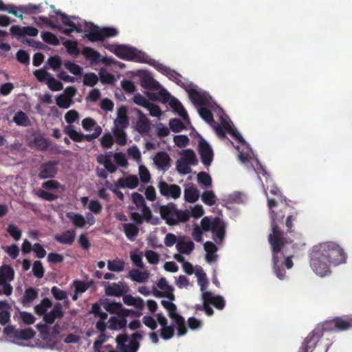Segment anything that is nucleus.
<instances>
[{
    "mask_svg": "<svg viewBox=\"0 0 352 352\" xmlns=\"http://www.w3.org/2000/svg\"><path fill=\"white\" fill-rule=\"evenodd\" d=\"M309 258V265L313 272L318 276L324 277L331 273L332 265L345 263L346 256L340 245L329 241L314 245Z\"/></svg>",
    "mask_w": 352,
    "mask_h": 352,
    "instance_id": "nucleus-1",
    "label": "nucleus"
},
{
    "mask_svg": "<svg viewBox=\"0 0 352 352\" xmlns=\"http://www.w3.org/2000/svg\"><path fill=\"white\" fill-rule=\"evenodd\" d=\"M56 13L61 16L63 24L67 27L63 30L65 34H69L74 31L77 32H84L85 36L91 41L103 40L105 38L113 37L118 34V31L115 28H100L78 18L67 17L65 14L60 12H56Z\"/></svg>",
    "mask_w": 352,
    "mask_h": 352,
    "instance_id": "nucleus-2",
    "label": "nucleus"
},
{
    "mask_svg": "<svg viewBox=\"0 0 352 352\" xmlns=\"http://www.w3.org/2000/svg\"><path fill=\"white\" fill-rule=\"evenodd\" d=\"M268 207L270 210L271 219H272V233L269 235V241L272 248L273 252V262L274 268L276 276L282 280L285 278V271L280 269L283 262L280 260L283 258V254L280 252L283 250L285 244L284 239L282 236L281 232L277 226V223L281 221L283 219L284 214H281L278 217H275L274 210H272L273 206L276 205L273 199H267Z\"/></svg>",
    "mask_w": 352,
    "mask_h": 352,
    "instance_id": "nucleus-3",
    "label": "nucleus"
},
{
    "mask_svg": "<svg viewBox=\"0 0 352 352\" xmlns=\"http://www.w3.org/2000/svg\"><path fill=\"white\" fill-rule=\"evenodd\" d=\"M219 114L223 127L228 131V133L241 142L240 146H236V148L239 153V159L240 161L247 166L248 165V163H250L257 173H261L263 175H267V172L261 165L258 160L254 157V154L252 153L250 146L245 142L242 136L233 126L229 118L224 114L221 109H219Z\"/></svg>",
    "mask_w": 352,
    "mask_h": 352,
    "instance_id": "nucleus-4",
    "label": "nucleus"
},
{
    "mask_svg": "<svg viewBox=\"0 0 352 352\" xmlns=\"http://www.w3.org/2000/svg\"><path fill=\"white\" fill-rule=\"evenodd\" d=\"M211 231L218 239L223 240L225 235V223L220 219H212L208 217H204L201 221V227L195 226L192 230V236L197 241H202V231Z\"/></svg>",
    "mask_w": 352,
    "mask_h": 352,
    "instance_id": "nucleus-5",
    "label": "nucleus"
},
{
    "mask_svg": "<svg viewBox=\"0 0 352 352\" xmlns=\"http://www.w3.org/2000/svg\"><path fill=\"white\" fill-rule=\"evenodd\" d=\"M52 307V302L47 299H43L38 305L35 306L34 310L38 315H43V320L47 323H53L56 319L60 318L63 315L62 306L60 303L56 304L50 312Z\"/></svg>",
    "mask_w": 352,
    "mask_h": 352,
    "instance_id": "nucleus-6",
    "label": "nucleus"
},
{
    "mask_svg": "<svg viewBox=\"0 0 352 352\" xmlns=\"http://www.w3.org/2000/svg\"><path fill=\"white\" fill-rule=\"evenodd\" d=\"M157 211L169 225H175L188 219L187 212L179 211L173 206H162L157 209Z\"/></svg>",
    "mask_w": 352,
    "mask_h": 352,
    "instance_id": "nucleus-7",
    "label": "nucleus"
},
{
    "mask_svg": "<svg viewBox=\"0 0 352 352\" xmlns=\"http://www.w3.org/2000/svg\"><path fill=\"white\" fill-rule=\"evenodd\" d=\"M112 51L114 54L123 59L133 60L140 62H148V56L142 52L127 45H113Z\"/></svg>",
    "mask_w": 352,
    "mask_h": 352,
    "instance_id": "nucleus-8",
    "label": "nucleus"
},
{
    "mask_svg": "<svg viewBox=\"0 0 352 352\" xmlns=\"http://www.w3.org/2000/svg\"><path fill=\"white\" fill-rule=\"evenodd\" d=\"M159 99L163 103H168L173 111L177 113L187 123H190V119L187 111L182 103L175 97L172 96L166 89H160Z\"/></svg>",
    "mask_w": 352,
    "mask_h": 352,
    "instance_id": "nucleus-9",
    "label": "nucleus"
},
{
    "mask_svg": "<svg viewBox=\"0 0 352 352\" xmlns=\"http://www.w3.org/2000/svg\"><path fill=\"white\" fill-rule=\"evenodd\" d=\"M173 300H162V305L168 311V316L172 320L173 324L177 330V335L183 336L186 333V328L185 325L184 319L176 312V305L172 302Z\"/></svg>",
    "mask_w": 352,
    "mask_h": 352,
    "instance_id": "nucleus-10",
    "label": "nucleus"
},
{
    "mask_svg": "<svg viewBox=\"0 0 352 352\" xmlns=\"http://www.w3.org/2000/svg\"><path fill=\"white\" fill-rule=\"evenodd\" d=\"M189 98L191 102L198 108L201 106H208L210 104V97L203 90L194 85H188L185 87Z\"/></svg>",
    "mask_w": 352,
    "mask_h": 352,
    "instance_id": "nucleus-11",
    "label": "nucleus"
},
{
    "mask_svg": "<svg viewBox=\"0 0 352 352\" xmlns=\"http://www.w3.org/2000/svg\"><path fill=\"white\" fill-rule=\"evenodd\" d=\"M14 278L13 270L8 265L0 267V295L3 294L10 296L12 292V287L8 283Z\"/></svg>",
    "mask_w": 352,
    "mask_h": 352,
    "instance_id": "nucleus-12",
    "label": "nucleus"
},
{
    "mask_svg": "<svg viewBox=\"0 0 352 352\" xmlns=\"http://www.w3.org/2000/svg\"><path fill=\"white\" fill-rule=\"evenodd\" d=\"M201 296L204 311L208 316H211L213 312L212 309L209 307L210 305H212L219 309H223L225 306V300L220 296H214L211 292H204Z\"/></svg>",
    "mask_w": 352,
    "mask_h": 352,
    "instance_id": "nucleus-13",
    "label": "nucleus"
},
{
    "mask_svg": "<svg viewBox=\"0 0 352 352\" xmlns=\"http://www.w3.org/2000/svg\"><path fill=\"white\" fill-rule=\"evenodd\" d=\"M158 188L160 194L167 198L177 199L181 196V188L176 184H169L161 181L158 184Z\"/></svg>",
    "mask_w": 352,
    "mask_h": 352,
    "instance_id": "nucleus-14",
    "label": "nucleus"
},
{
    "mask_svg": "<svg viewBox=\"0 0 352 352\" xmlns=\"http://www.w3.org/2000/svg\"><path fill=\"white\" fill-rule=\"evenodd\" d=\"M117 347L121 352H136L138 344L134 339H129L125 335H120L116 338Z\"/></svg>",
    "mask_w": 352,
    "mask_h": 352,
    "instance_id": "nucleus-15",
    "label": "nucleus"
},
{
    "mask_svg": "<svg viewBox=\"0 0 352 352\" xmlns=\"http://www.w3.org/2000/svg\"><path fill=\"white\" fill-rule=\"evenodd\" d=\"M82 126L87 131L94 130L92 134L86 135V139L89 141L99 137L102 131V128L91 118H87L82 120Z\"/></svg>",
    "mask_w": 352,
    "mask_h": 352,
    "instance_id": "nucleus-16",
    "label": "nucleus"
},
{
    "mask_svg": "<svg viewBox=\"0 0 352 352\" xmlns=\"http://www.w3.org/2000/svg\"><path fill=\"white\" fill-rule=\"evenodd\" d=\"M158 324L160 325V336L164 340L170 339L174 334L173 328L168 325L167 319L161 314L156 316Z\"/></svg>",
    "mask_w": 352,
    "mask_h": 352,
    "instance_id": "nucleus-17",
    "label": "nucleus"
},
{
    "mask_svg": "<svg viewBox=\"0 0 352 352\" xmlns=\"http://www.w3.org/2000/svg\"><path fill=\"white\" fill-rule=\"evenodd\" d=\"M199 152L202 162L206 166L210 165L212 160L213 153L209 144L204 140L199 141Z\"/></svg>",
    "mask_w": 352,
    "mask_h": 352,
    "instance_id": "nucleus-18",
    "label": "nucleus"
},
{
    "mask_svg": "<svg viewBox=\"0 0 352 352\" xmlns=\"http://www.w3.org/2000/svg\"><path fill=\"white\" fill-rule=\"evenodd\" d=\"M101 304L94 303L91 307V313L99 318V320L96 322V327L100 331H104L106 329V320L107 314L101 311Z\"/></svg>",
    "mask_w": 352,
    "mask_h": 352,
    "instance_id": "nucleus-19",
    "label": "nucleus"
},
{
    "mask_svg": "<svg viewBox=\"0 0 352 352\" xmlns=\"http://www.w3.org/2000/svg\"><path fill=\"white\" fill-rule=\"evenodd\" d=\"M126 292V286L122 282L108 284L104 287L105 294L110 296H120Z\"/></svg>",
    "mask_w": 352,
    "mask_h": 352,
    "instance_id": "nucleus-20",
    "label": "nucleus"
},
{
    "mask_svg": "<svg viewBox=\"0 0 352 352\" xmlns=\"http://www.w3.org/2000/svg\"><path fill=\"white\" fill-rule=\"evenodd\" d=\"M41 338L44 342L43 344L38 345L41 348H49L51 349H58L57 344L59 342L58 338L53 336L50 333L44 329L41 331Z\"/></svg>",
    "mask_w": 352,
    "mask_h": 352,
    "instance_id": "nucleus-21",
    "label": "nucleus"
},
{
    "mask_svg": "<svg viewBox=\"0 0 352 352\" xmlns=\"http://www.w3.org/2000/svg\"><path fill=\"white\" fill-rule=\"evenodd\" d=\"M319 333L315 331L309 333L305 339L299 352H312L319 340Z\"/></svg>",
    "mask_w": 352,
    "mask_h": 352,
    "instance_id": "nucleus-22",
    "label": "nucleus"
},
{
    "mask_svg": "<svg viewBox=\"0 0 352 352\" xmlns=\"http://www.w3.org/2000/svg\"><path fill=\"white\" fill-rule=\"evenodd\" d=\"M170 158L166 152H158L153 157V162L157 169L165 171L169 168Z\"/></svg>",
    "mask_w": 352,
    "mask_h": 352,
    "instance_id": "nucleus-23",
    "label": "nucleus"
},
{
    "mask_svg": "<svg viewBox=\"0 0 352 352\" xmlns=\"http://www.w3.org/2000/svg\"><path fill=\"white\" fill-rule=\"evenodd\" d=\"M127 109L124 106H121L117 109V117L114 120V127L126 128L129 125V118L127 116Z\"/></svg>",
    "mask_w": 352,
    "mask_h": 352,
    "instance_id": "nucleus-24",
    "label": "nucleus"
},
{
    "mask_svg": "<svg viewBox=\"0 0 352 352\" xmlns=\"http://www.w3.org/2000/svg\"><path fill=\"white\" fill-rule=\"evenodd\" d=\"M326 326H329L331 330L344 331L352 327V318L350 320L346 318H336L327 322Z\"/></svg>",
    "mask_w": 352,
    "mask_h": 352,
    "instance_id": "nucleus-25",
    "label": "nucleus"
},
{
    "mask_svg": "<svg viewBox=\"0 0 352 352\" xmlns=\"http://www.w3.org/2000/svg\"><path fill=\"white\" fill-rule=\"evenodd\" d=\"M139 185V179L135 175H130L120 178L116 182V186L122 188L134 189Z\"/></svg>",
    "mask_w": 352,
    "mask_h": 352,
    "instance_id": "nucleus-26",
    "label": "nucleus"
},
{
    "mask_svg": "<svg viewBox=\"0 0 352 352\" xmlns=\"http://www.w3.org/2000/svg\"><path fill=\"white\" fill-rule=\"evenodd\" d=\"M184 196L187 202L195 203L199 199L200 195L195 185L188 184L185 186Z\"/></svg>",
    "mask_w": 352,
    "mask_h": 352,
    "instance_id": "nucleus-27",
    "label": "nucleus"
},
{
    "mask_svg": "<svg viewBox=\"0 0 352 352\" xmlns=\"http://www.w3.org/2000/svg\"><path fill=\"white\" fill-rule=\"evenodd\" d=\"M195 248V244L192 241H185L184 237L180 236L176 243V249L181 255L190 254Z\"/></svg>",
    "mask_w": 352,
    "mask_h": 352,
    "instance_id": "nucleus-28",
    "label": "nucleus"
},
{
    "mask_svg": "<svg viewBox=\"0 0 352 352\" xmlns=\"http://www.w3.org/2000/svg\"><path fill=\"white\" fill-rule=\"evenodd\" d=\"M138 120L136 122V129L141 134L148 133L151 128V124L146 116L140 110H137Z\"/></svg>",
    "mask_w": 352,
    "mask_h": 352,
    "instance_id": "nucleus-29",
    "label": "nucleus"
},
{
    "mask_svg": "<svg viewBox=\"0 0 352 352\" xmlns=\"http://www.w3.org/2000/svg\"><path fill=\"white\" fill-rule=\"evenodd\" d=\"M76 231L74 229L67 230L61 234H56L54 239L60 243L71 245L74 241Z\"/></svg>",
    "mask_w": 352,
    "mask_h": 352,
    "instance_id": "nucleus-30",
    "label": "nucleus"
},
{
    "mask_svg": "<svg viewBox=\"0 0 352 352\" xmlns=\"http://www.w3.org/2000/svg\"><path fill=\"white\" fill-rule=\"evenodd\" d=\"M129 277L135 282L144 283L148 280L151 277V273L148 270L140 271L138 270H133L129 272Z\"/></svg>",
    "mask_w": 352,
    "mask_h": 352,
    "instance_id": "nucleus-31",
    "label": "nucleus"
},
{
    "mask_svg": "<svg viewBox=\"0 0 352 352\" xmlns=\"http://www.w3.org/2000/svg\"><path fill=\"white\" fill-rule=\"evenodd\" d=\"M100 302L107 311L110 314L118 315L122 306V303L108 298L101 299Z\"/></svg>",
    "mask_w": 352,
    "mask_h": 352,
    "instance_id": "nucleus-32",
    "label": "nucleus"
},
{
    "mask_svg": "<svg viewBox=\"0 0 352 352\" xmlns=\"http://www.w3.org/2000/svg\"><path fill=\"white\" fill-rule=\"evenodd\" d=\"M157 70L162 73L163 74L168 76L170 79L175 80L177 84L180 82L179 76L175 72L170 70L169 68H167L166 66L162 64L153 61L151 63Z\"/></svg>",
    "mask_w": 352,
    "mask_h": 352,
    "instance_id": "nucleus-33",
    "label": "nucleus"
},
{
    "mask_svg": "<svg viewBox=\"0 0 352 352\" xmlns=\"http://www.w3.org/2000/svg\"><path fill=\"white\" fill-rule=\"evenodd\" d=\"M126 326V320L121 318L120 317L111 316L107 323H106V328L111 330L118 331L125 328Z\"/></svg>",
    "mask_w": 352,
    "mask_h": 352,
    "instance_id": "nucleus-34",
    "label": "nucleus"
},
{
    "mask_svg": "<svg viewBox=\"0 0 352 352\" xmlns=\"http://www.w3.org/2000/svg\"><path fill=\"white\" fill-rule=\"evenodd\" d=\"M34 336L35 333L32 329L18 330L16 338L14 340V343L19 345H23L24 341L33 338Z\"/></svg>",
    "mask_w": 352,
    "mask_h": 352,
    "instance_id": "nucleus-35",
    "label": "nucleus"
},
{
    "mask_svg": "<svg viewBox=\"0 0 352 352\" xmlns=\"http://www.w3.org/2000/svg\"><path fill=\"white\" fill-rule=\"evenodd\" d=\"M56 173V164L48 162L41 166L39 177L42 179H46L54 177Z\"/></svg>",
    "mask_w": 352,
    "mask_h": 352,
    "instance_id": "nucleus-36",
    "label": "nucleus"
},
{
    "mask_svg": "<svg viewBox=\"0 0 352 352\" xmlns=\"http://www.w3.org/2000/svg\"><path fill=\"white\" fill-rule=\"evenodd\" d=\"M124 303L128 306H133L142 310L144 307V302L140 297H134L131 295H125L122 298Z\"/></svg>",
    "mask_w": 352,
    "mask_h": 352,
    "instance_id": "nucleus-37",
    "label": "nucleus"
},
{
    "mask_svg": "<svg viewBox=\"0 0 352 352\" xmlns=\"http://www.w3.org/2000/svg\"><path fill=\"white\" fill-rule=\"evenodd\" d=\"M204 250L206 252V259L208 263H212L216 261L217 255L216 252L217 251V248L216 245L210 241L205 243L204 244Z\"/></svg>",
    "mask_w": 352,
    "mask_h": 352,
    "instance_id": "nucleus-38",
    "label": "nucleus"
},
{
    "mask_svg": "<svg viewBox=\"0 0 352 352\" xmlns=\"http://www.w3.org/2000/svg\"><path fill=\"white\" fill-rule=\"evenodd\" d=\"M195 274L197 278L198 284L200 286L202 294L204 292H208L206 290L208 286V280L206 278V274L200 267H195Z\"/></svg>",
    "mask_w": 352,
    "mask_h": 352,
    "instance_id": "nucleus-39",
    "label": "nucleus"
},
{
    "mask_svg": "<svg viewBox=\"0 0 352 352\" xmlns=\"http://www.w3.org/2000/svg\"><path fill=\"white\" fill-rule=\"evenodd\" d=\"M157 287L163 290L164 296L170 300H175V295L173 294V288L168 284L165 278H161L157 282Z\"/></svg>",
    "mask_w": 352,
    "mask_h": 352,
    "instance_id": "nucleus-40",
    "label": "nucleus"
},
{
    "mask_svg": "<svg viewBox=\"0 0 352 352\" xmlns=\"http://www.w3.org/2000/svg\"><path fill=\"white\" fill-rule=\"evenodd\" d=\"M12 120L18 126H28L31 124V122L28 116L24 112L21 111L15 113Z\"/></svg>",
    "mask_w": 352,
    "mask_h": 352,
    "instance_id": "nucleus-41",
    "label": "nucleus"
},
{
    "mask_svg": "<svg viewBox=\"0 0 352 352\" xmlns=\"http://www.w3.org/2000/svg\"><path fill=\"white\" fill-rule=\"evenodd\" d=\"M123 228L126 237L131 241H134L139 231L137 226L134 223H129L124 224Z\"/></svg>",
    "mask_w": 352,
    "mask_h": 352,
    "instance_id": "nucleus-42",
    "label": "nucleus"
},
{
    "mask_svg": "<svg viewBox=\"0 0 352 352\" xmlns=\"http://www.w3.org/2000/svg\"><path fill=\"white\" fill-rule=\"evenodd\" d=\"M66 216L72 221L75 226L78 228L85 226V217L81 214L69 212L67 213Z\"/></svg>",
    "mask_w": 352,
    "mask_h": 352,
    "instance_id": "nucleus-43",
    "label": "nucleus"
},
{
    "mask_svg": "<svg viewBox=\"0 0 352 352\" xmlns=\"http://www.w3.org/2000/svg\"><path fill=\"white\" fill-rule=\"evenodd\" d=\"M124 265L125 263L122 259L109 260L107 262V268L112 272H120L124 270Z\"/></svg>",
    "mask_w": 352,
    "mask_h": 352,
    "instance_id": "nucleus-44",
    "label": "nucleus"
},
{
    "mask_svg": "<svg viewBox=\"0 0 352 352\" xmlns=\"http://www.w3.org/2000/svg\"><path fill=\"white\" fill-rule=\"evenodd\" d=\"M65 132L70 137L71 139L76 142H81L85 138L86 139V135L76 131L72 125L66 126L65 129Z\"/></svg>",
    "mask_w": 352,
    "mask_h": 352,
    "instance_id": "nucleus-45",
    "label": "nucleus"
},
{
    "mask_svg": "<svg viewBox=\"0 0 352 352\" xmlns=\"http://www.w3.org/2000/svg\"><path fill=\"white\" fill-rule=\"evenodd\" d=\"M173 258L178 262L182 263L183 269L186 273L188 274L195 273V267H193L190 263L186 262L183 255H181L180 254H175Z\"/></svg>",
    "mask_w": 352,
    "mask_h": 352,
    "instance_id": "nucleus-46",
    "label": "nucleus"
},
{
    "mask_svg": "<svg viewBox=\"0 0 352 352\" xmlns=\"http://www.w3.org/2000/svg\"><path fill=\"white\" fill-rule=\"evenodd\" d=\"M138 175L142 183L148 184L151 182V173L148 169L142 163L139 164Z\"/></svg>",
    "mask_w": 352,
    "mask_h": 352,
    "instance_id": "nucleus-47",
    "label": "nucleus"
},
{
    "mask_svg": "<svg viewBox=\"0 0 352 352\" xmlns=\"http://www.w3.org/2000/svg\"><path fill=\"white\" fill-rule=\"evenodd\" d=\"M125 128L113 127V133L116 138V141L119 145H124L126 144V135L124 129Z\"/></svg>",
    "mask_w": 352,
    "mask_h": 352,
    "instance_id": "nucleus-48",
    "label": "nucleus"
},
{
    "mask_svg": "<svg viewBox=\"0 0 352 352\" xmlns=\"http://www.w3.org/2000/svg\"><path fill=\"white\" fill-rule=\"evenodd\" d=\"M201 201L208 206H213L217 203V198L212 190H206L201 196Z\"/></svg>",
    "mask_w": 352,
    "mask_h": 352,
    "instance_id": "nucleus-49",
    "label": "nucleus"
},
{
    "mask_svg": "<svg viewBox=\"0 0 352 352\" xmlns=\"http://www.w3.org/2000/svg\"><path fill=\"white\" fill-rule=\"evenodd\" d=\"M131 199L137 208L139 209L142 212H143L147 208V207L145 206L144 199L140 194L138 192H133L131 195Z\"/></svg>",
    "mask_w": 352,
    "mask_h": 352,
    "instance_id": "nucleus-50",
    "label": "nucleus"
},
{
    "mask_svg": "<svg viewBox=\"0 0 352 352\" xmlns=\"http://www.w3.org/2000/svg\"><path fill=\"white\" fill-rule=\"evenodd\" d=\"M191 165L192 164L185 162L184 160L179 159L176 162V169L180 174L186 175L190 173Z\"/></svg>",
    "mask_w": 352,
    "mask_h": 352,
    "instance_id": "nucleus-51",
    "label": "nucleus"
},
{
    "mask_svg": "<svg viewBox=\"0 0 352 352\" xmlns=\"http://www.w3.org/2000/svg\"><path fill=\"white\" fill-rule=\"evenodd\" d=\"M127 155L129 157L135 160L138 164L142 163V155L137 146H132L127 148Z\"/></svg>",
    "mask_w": 352,
    "mask_h": 352,
    "instance_id": "nucleus-52",
    "label": "nucleus"
},
{
    "mask_svg": "<svg viewBox=\"0 0 352 352\" xmlns=\"http://www.w3.org/2000/svg\"><path fill=\"white\" fill-rule=\"evenodd\" d=\"M197 182L203 188H209L212 186L211 177L205 172H201L197 175Z\"/></svg>",
    "mask_w": 352,
    "mask_h": 352,
    "instance_id": "nucleus-53",
    "label": "nucleus"
},
{
    "mask_svg": "<svg viewBox=\"0 0 352 352\" xmlns=\"http://www.w3.org/2000/svg\"><path fill=\"white\" fill-rule=\"evenodd\" d=\"M72 103V100H70L63 94L57 96L56 98V104L60 108L67 109L71 106Z\"/></svg>",
    "mask_w": 352,
    "mask_h": 352,
    "instance_id": "nucleus-54",
    "label": "nucleus"
},
{
    "mask_svg": "<svg viewBox=\"0 0 352 352\" xmlns=\"http://www.w3.org/2000/svg\"><path fill=\"white\" fill-rule=\"evenodd\" d=\"M130 257L135 266L140 268L144 267L142 252L138 250L133 251L130 253Z\"/></svg>",
    "mask_w": 352,
    "mask_h": 352,
    "instance_id": "nucleus-55",
    "label": "nucleus"
},
{
    "mask_svg": "<svg viewBox=\"0 0 352 352\" xmlns=\"http://www.w3.org/2000/svg\"><path fill=\"white\" fill-rule=\"evenodd\" d=\"M82 54L85 56L86 58L89 59L93 62L97 61L100 58V54L90 47H85L82 52Z\"/></svg>",
    "mask_w": 352,
    "mask_h": 352,
    "instance_id": "nucleus-56",
    "label": "nucleus"
},
{
    "mask_svg": "<svg viewBox=\"0 0 352 352\" xmlns=\"http://www.w3.org/2000/svg\"><path fill=\"white\" fill-rule=\"evenodd\" d=\"M99 77L102 83L111 84L115 81V78L109 74L105 69H101L99 72Z\"/></svg>",
    "mask_w": 352,
    "mask_h": 352,
    "instance_id": "nucleus-57",
    "label": "nucleus"
},
{
    "mask_svg": "<svg viewBox=\"0 0 352 352\" xmlns=\"http://www.w3.org/2000/svg\"><path fill=\"white\" fill-rule=\"evenodd\" d=\"M179 159L184 160L185 162H187L193 165L197 162L195 153L190 149H187L182 151L181 153V157Z\"/></svg>",
    "mask_w": 352,
    "mask_h": 352,
    "instance_id": "nucleus-58",
    "label": "nucleus"
},
{
    "mask_svg": "<svg viewBox=\"0 0 352 352\" xmlns=\"http://www.w3.org/2000/svg\"><path fill=\"white\" fill-rule=\"evenodd\" d=\"M103 332L104 331H101L98 338L94 342V352H104V346H102V344L107 340V337Z\"/></svg>",
    "mask_w": 352,
    "mask_h": 352,
    "instance_id": "nucleus-59",
    "label": "nucleus"
},
{
    "mask_svg": "<svg viewBox=\"0 0 352 352\" xmlns=\"http://www.w3.org/2000/svg\"><path fill=\"white\" fill-rule=\"evenodd\" d=\"M37 296L38 293L34 289H27L22 299L23 303L25 305L31 302L37 297Z\"/></svg>",
    "mask_w": 352,
    "mask_h": 352,
    "instance_id": "nucleus-60",
    "label": "nucleus"
},
{
    "mask_svg": "<svg viewBox=\"0 0 352 352\" xmlns=\"http://www.w3.org/2000/svg\"><path fill=\"white\" fill-rule=\"evenodd\" d=\"M46 84L52 91H58L63 89V85L60 82L55 79L52 75L48 77Z\"/></svg>",
    "mask_w": 352,
    "mask_h": 352,
    "instance_id": "nucleus-61",
    "label": "nucleus"
},
{
    "mask_svg": "<svg viewBox=\"0 0 352 352\" xmlns=\"http://www.w3.org/2000/svg\"><path fill=\"white\" fill-rule=\"evenodd\" d=\"M42 39L47 43L52 45H58L59 44V40L52 33L45 32L41 34Z\"/></svg>",
    "mask_w": 352,
    "mask_h": 352,
    "instance_id": "nucleus-62",
    "label": "nucleus"
},
{
    "mask_svg": "<svg viewBox=\"0 0 352 352\" xmlns=\"http://www.w3.org/2000/svg\"><path fill=\"white\" fill-rule=\"evenodd\" d=\"M144 256L146 261L151 265H157L160 262V255L153 250H146Z\"/></svg>",
    "mask_w": 352,
    "mask_h": 352,
    "instance_id": "nucleus-63",
    "label": "nucleus"
},
{
    "mask_svg": "<svg viewBox=\"0 0 352 352\" xmlns=\"http://www.w3.org/2000/svg\"><path fill=\"white\" fill-rule=\"evenodd\" d=\"M98 82V77L94 73H88L84 76L83 83L85 85L94 87Z\"/></svg>",
    "mask_w": 352,
    "mask_h": 352,
    "instance_id": "nucleus-64",
    "label": "nucleus"
}]
</instances>
